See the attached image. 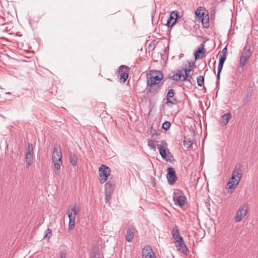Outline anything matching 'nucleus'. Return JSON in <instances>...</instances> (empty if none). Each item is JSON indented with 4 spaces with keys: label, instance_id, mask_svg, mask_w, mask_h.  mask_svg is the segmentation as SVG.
Segmentation results:
<instances>
[{
    "label": "nucleus",
    "instance_id": "obj_35",
    "mask_svg": "<svg viewBox=\"0 0 258 258\" xmlns=\"http://www.w3.org/2000/svg\"><path fill=\"white\" fill-rule=\"evenodd\" d=\"M226 59V56L220 55L219 62H221L222 63H224V62H225Z\"/></svg>",
    "mask_w": 258,
    "mask_h": 258
},
{
    "label": "nucleus",
    "instance_id": "obj_20",
    "mask_svg": "<svg viewBox=\"0 0 258 258\" xmlns=\"http://www.w3.org/2000/svg\"><path fill=\"white\" fill-rule=\"evenodd\" d=\"M231 117V114L230 113L228 112L225 113L220 117L219 122L221 125L223 126L226 125Z\"/></svg>",
    "mask_w": 258,
    "mask_h": 258
},
{
    "label": "nucleus",
    "instance_id": "obj_17",
    "mask_svg": "<svg viewBox=\"0 0 258 258\" xmlns=\"http://www.w3.org/2000/svg\"><path fill=\"white\" fill-rule=\"evenodd\" d=\"M172 235L175 242L182 241L183 238L180 235L179 230L176 225L173 227L172 230Z\"/></svg>",
    "mask_w": 258,
    "mask_h": 258
},
{
    "label": "nucleus",
    "instance_id": "obj_38",
    "mask_svg": "<svg viewBox=\"0 0 258 258\" xmlns=\"http://www.w3.org/2000/svg\"><path fill=\"white\" fill-rule=\"evenodd\" d=\"M195 64L194 62H188V68L187 69H191V70H192L194 67H195Z\"/></svg>",
    "mask_w": 258,
    "mask_h": 258
},
{
    "label": "nucleus",
    "instance_id": "obj_15",
    "mask_svg": "<svg viewBox=\"0 0 258 258\" xmlns=\"http://www.w3.org/2000/svg\"><path fill=\"white\" fill-rule=\"evenodd\" d=\"M33 156V147L31 143L28 144V147L26 149V161H32Z\"/></svg>",
    "mask_w": 258,
    "mask_h": 258
},
{
    "label": "nucleus",
    "instance_id": "obj_23",
    "mask_svg": "<svg viewBox=\"0 0 258 258\" xmlns=\"http://www.w3.org/2000/svg\"><path fill=\"white\" fill-rule=\"evenodd\" d=\"M223 65H224V63L219 62L218 67L217 75V81L216 82L217 86L218 85H219V80L220 79V74H221L222 70L223 69Z\"/></svg>",
    "mask_w": 258,
    "mask_h": 258
},
{
    "label": "nucleus",
    "instance_id": "obj_24",
    "mask_svg": "<svg viewBox=\"0 0 258 258\" xmlns=\"http://www.w3.org/2000/svg\"><path fill=\"white\" fill-rule=\"evenodd\" d=\"M183 70V76H182V81H185L188 79V76L191 69H185Z\"/></svg>",
    "mask_w": 258,
    "mask_h": 258
},
{
    "label": "nucleus",
    "instance_id": "obj_32",
    "mask_svg": "<svg viewBox=\"0 0 258 258\" xmlns=\"http://www.w3.org/2000/svg\"><path fill=\"white\" fill-rule=\"evenodd\" d=\"M208 20H209L208 18L205 19L203 17L202 19V23H203L204 27L207 28L208 27V26H209Z\"/></svg>",
    "mask_w": 258,
    "mask_h": 258
},
{
    "label": "nucleus",
    "instance_id": "obj_13",
    "mask_svg": "<svg viewBox=\"0 0 258 258\" xmlns=\"http://www.w3.org/2000/svg\"><path fill=\"white\" fill-rule=\"evenodd\" d=\"M178 12H173L171 13L169 18L167 21V26L168 27H172L176 23V19L178 18Z\"/></svg>",
    "mask_w": 258,
    "mask_h": 258
},
{
    "label": "nucleus",
    "instance_id": "obj_36",
    "mask_svg": "<svg viewBox=\"0 0 258 258\" xmlns=\"http://www.w3.org/2000/svg\"><path fill=\"white\" fill-rule=\"evenodd\" d=\"M62 162H55L54 164V168L56 170H59L60 168V166Z\"/></svg>",
    "mask_w": 258,
    "mask_h": 258
},
{
    "label": "nucleus",
    "instance_id": "obj_18",
    "mask_svg": "<svg viewBox=\"0 0 258 258\" xmlns=\"http://www.w3.org/2000/svg\"><path fill=\"white\" fill-rule=\"evenodd\" d=\"M242 166L240 163H238L236 165L233 172L232 175L234 176L237 177L240 180L242 175Z\"/></svg>",
    "mask_w": 258,
    "mask_h": 258
},
{
    "label": "nucleus",
    "instance_id": "obj_27",
    "mask_svg": "<svg viewBox=\"0 0 258 258\" xmlns=\"http://www.w3.org/2000/svg\"><path fill=\"white\" fill-rule=\"evenodd\" d=\"M70 161H78L77 156L72 152L69 153Z\"/></svg>",
    "mask_w": 258,
    "mask_h": 258
},
{
    "label": "nucleus",
    "instance_id": "obj_9",
    "mask_svg": "<svg viewBox=\"0 0 258 258\" xmlns=\"http://www.w3.org/2000/svg\"><path fill=\"white\" fill-rule=\"evenodd\" d=\"M52 161H62V154L59 145L55 144L52 155Z\"/></svg>",
    "mask_w": 258,
    "mask_h": 258
},
{
    "label": "nucleus",
    "instance_id": "obj_46",
    "mask_svg": "<svg viewBox=\"0 0 258 258\" xmlns=\"http://www.w3.org/2000/svg\"><path fill=\"white\" fill-rule=\"evenodd\" d=\"M6 94H10V92H7L6 93Z\"/></svg>",
    "mask_w": 258,
    "mask_h": 258
},
{
    "label": "nucleus",
    "instance_id": "obj_30",
    "mask_svg": "<svg viewBox=\"0 0 258 258\" xmlns=\"http://www.w3.org/2000/svg\"><path fill=\"white\" fill-rule=\"evenodd\" d=\"M148 146L150 147L151 149L154 150L156 149V144L155 142L152 140H149L148 141Z\"/></svg>",
    "mask_w": 258,
    "mask_h": 258
},
{
    "label": "nucleus",
    "instance_id": "obj_25",
    "mask_svg": "<svg viewBox=\"0 0 258 258\" xmlns=\"http://www.w3.org/2000/svg\"><path fill=\"white\" fill-rule=\"evenodd\" d=\"M251 55L250 48L246 49V46L244 47V49L242 52L241 56H245L246 57L249 58Z\"/></svg>",
    "mask_w": 258,
    "mask_h": 258
},
{
    "label": "nucleus",
    "instance_id": "obj_42",
    "mask_svg": "<svg viewBox=\"0 0 258 258\" xmlns=\"http://www.w3.org/2000/svg\"><path fill=\"white\" fill-rule=\"evenodd\" d=\"M91 258H96L95 251H93L91 255Z\"/></svg>",
    "mask_w": 258,
    "mask_h": 258
},
{
    "label": "nucleus",
    "instance_id": "obj_34",
    "mask_svg": "<svg viewBox=\"0 0 258 258\" xmlns=\"http://www.w3.org/2000/svg\"><path fill=\"white\" fill-rule=\"evenodd\" d=\"M51 235V230L49 229H47L46 230V234L45 235V237L50 238Z\"/></svg>",
    "mask_w": 258,
    "mask_h": 258
},
{
    "label": "nucleus",
    "instance_id": "obj_12",
    "mask_svg": "<svg viewBox=\"0 0 258 258\" xmlns=\"http://www.w3.org/2000/svg\"><path fill=\"white\" fill-rule=\"evenodd\" d=\"M176 242L177 244L175 245V246L177 250L185 254L188 252L189 250L187 247L183 239H182V241H179Z\"/></svg>",
    "mask_w": 258,
    "mask_h": 258
},
{
    "label": "nucleus",
    "instance_id": "obj_14",
    "mask_svg": "<svg viewBox=\"0 0 258 258\" xmlns=\"http://www.w3.org/2000/svg\"><path fill=\"white\" fill-rule=\"evenodd\" d=\"M205 52L206 50L204 48V44H201L198 48L197 50H196L194 53L195 60H196L199 58H203Z\"/></svg>",
    "mask_w": 258,
    "mask_h": 258
},
{
    "label": "nucleus",
    "instance_id": "obj_3",
    "mask_svg": "<svg viewBox=\"0 0 258 258\" xmlns=\"http://www.w3.org/2000/svg\"><path fill=\"white\" fill-rule=\"evenodd\" d=\"M100 181L101 183L105 182L108 177L110 175L111 170L110 168L105 165L102 164L101 166L99 167Z\"/></svg>",
    "mask_w": 258,
    "mask_h": 258
},
{
    "label": "nucleus",
    "instance_id": "obj_11",
    "mask_svg": "<svg viewBox=\"0 0 258 258\" xmlns=\"http://www.w3.org/2000/svg\"><path fill=\"white\" fill-rule=\"evenodd\" d=\"M142 258H156V255L150 246L146 245L142 249Z\"/></svg>",
    "mask_w": 258,
    "mask_h": 258
},
{
    "label": "nucleus",
    "instance_id": "obj_41",
    "mask_svg": "<svg viewBox=\"0 0 258 258\" xmlns=\"http://www.w3.org/2000/svg\"><path fill=\"white\" fill-rule=\"evenodd\" d=\"M186 141H184V145H186L187 147H189L191 146L192 143L190 141H189L188 142H187V144L186 143Z\"/></svg>",
    "mask_w": 258,
    "mask_h": 258
},
{
    "label": "nucleus",
    "instance_id": "obj_7",
    "mask_svg": "<svg viewBox=\"0 0 258 258\" xmlns=\"http://www.w3.org/2000/svg\"><path fill=\"white\" fill-rule=\"evenodd\" d=\"M186 200L185 196L180 190L177 189L174 192L173 200L179 206L184 205Z\"/></svg>",
    "mask_w": 258,
    "mask_h": 258
},
{
    "label": "nucleus",
    "instance_id": "obj_10",
    "mask_svg": "<svg viewBox=\"0 0 258 258\" xmlns=\"http://www.w3.org/2000/svg\"><path fill=\"white\" fill-rule=\"evenodd\" d=\"M130 68L123 65L119 67V73L120 74V81L122 83H125L128 77Z\"/></svg>",
    "mask_w": 258,
    "mask_h": 258
},
{
    "label": "nucleus",
    "instance_id": "obj_8",
    "mask_svg": "<svg viewBox=\"0 0 258 258\" xmlns=\"http://www.w3.org/2000/svg\"><path fill=\"white\" fill-rule=\"evenodd\" d=\"M166 178L169 184H174L177 180V177L176 175L175 169L171 167H168L167 169Z\"/></svg>",
    "mask_w": 258,
    "mask_h": 258
},
{
    "label": "nucleus",
    "instance_id": "obj_4",
    "mask_svg": "<svg viewBox=\"0 0 258 258\" xmlns=\"http://www.w3.org/2000/svg\"><path fill=\"white\" fill-rule=\"evenodd\" d=\"M78 213L77 211L75 206L72 207L71 210L67 211V214L69 218V224L68 229L69 230H72L75 227L76 216Z\"/></svg>",
    "mask_w": 258,
    "mask_h": 258
},
{
    "label": "nucleus",
    "instance_id": "obj_16",
    "mask_svg": "<svg viewBox=\"0 0 258 258\" xmlns=\"http://www.w3.org/2000/svg\"><path fill=\"white\" fill-rule=\"evenodd\" d=\"M239 181L240 180L239 178L232 175L227 183V188L229 189L235 188L239 183Z\"/></svg>",
    "mask_w": 258,
    "mask_h": 258
},
{
    "label": "nucleus",
    "instance_id": "obj_28",
    "mask_svg": "<svg viewBox=\"0 0 258 258\" xmlns=\"http://www.w3.org/2000/svg\"><path fill=\"white\" fill-rule=\"evenodd\" d=\"M249 58L246 57L245 56H241L240 58L239 63L241 67H244Z\"/></svg>",
    "mask_w": 258,
    "mask_h": 258
},
{
    "label": "nucleus",
    "instance_id": "obj_26",
    "mask_svg": "<svg viewBox=\"0 0 258 258\" xmlns=\"http://www.w3.org/2000/svg\"><path fill=\"white\" fill-rule=\"evenodd\" d=\"M197 84L199 86H203L204 84V77L200 75L197 78Z\"/></svg>",
    "mask_w": 258,
    "mask_h": 258
},
{
    "label": "nucleus",
    "instance_id": "obj_43",
    "mask_svg": "<svg viewBox=\"0 0 258 258\" xmlns=\"http://www.w3.org/2000/svg\"><path fill=\"white\" fill-rule=\"evenodd\" d=\"M31 165V162H28L26 164V167L29 168Z\"/></svg>",
    "mask_w": 258,
    "mask_h": 258
},
{
    "label": "nucleus",
    "instance_id": "obj_33",
    "mask_svg": "<svg viewBox=\"0 0 258 258\" xmlns=\"http://www.w3.org/2000/svg\"><path fill=\"white\" fill-rule=\"evenodd\" d=\"M156 42L153 41L151 42L148 45V48L151 49H154L156 47Z\"/></svg>",
    "mask_w": 258,
    "mask_h": 258
},
{
    "label": "nucleus",
    "instance_id": "obj_37",
    "mask_svg": "<svg viewBox=\"0 0 258 258\" xmlns=\"http://www.w3.org/2000/svg\"><path fill=\"white\" fill-rule=\"evenodd\" d=\"M195 14L197 16H199L200 18H201L202 16L204 17V13H201V11H199L198 10H197L196 11Z\"/></svg>",
    "mask_w": 258,
    "mask_h": 258
},
{
    "label": "nucleus",
    "instance_id": "obj_44",
    "mask_svg": "<svg viewBox=\"0 0 258 258\" xmlns=\"http://www.w3.org/2000/svg\"><path fill=\"white\" fill-rule=\"evenodd\" d=\"M191 79H192V77H191V76L189 75V76H188V79H187L186 81H189V82H190V80H191Z\"/></svg>",
    "mask_w": 258,
    "mask_h": 258
},
{
    "label": "nucleus",
    "instance_id": "obj_31",
    "mask_svg": "<svg viewBox=\"0 0 258 258\" xmlns=\"http://www.w3.org/2000/svg\"><path fill=\"white\" fill-rule=\"evenodd\" d=\"M159 88L158 86L157 88L154 87V86H150V88L147 90V93H155L157 92V90Z\"/></svg>",
    "mask_w": 258,
    "mask_h": 258
},
{
    "label": "nucleus",
    "instance_id": "obj_2",
    "mask_svg": "<svg viewBox=\"0 0 258 258\" xmlns=\"http://www.w3.org/2000/svg\"><path fill=\"white\" fill-rule=\"evenodd\" d=\"M115 187V181L110 180L105 184V202L108 203L111 199L112 195L114 191Z\"/></svg>",
    "mask_w": 258,
    "mask_h": 258
},
{
    "label": "nucleus",
    "instance_id": "obj_19",
    "mask_svg": "<svg viewBox=\"0 0 258 258\" xmlns=\"http://www.w3.org/2000/svg\"><path fill=\"white\" fill-rule=\"evenodd\" d=\"M136 229L133 226H130L126 231L125 239L128 242H131L134 237Z\"/></svg>",
    "mask_w": 258,
    "mask_h": 258
},
{
    "label": "nucleus",
    "instance_id": "obj_39",
    "mask_svg": "<svg viewBox=\"0 0 258 258\" xmlns=\"http://www.w3.org/2000/svg\"><path fill=\"white\" fill-rule=\"evenodd\" d=\"M227 47H224L222 51V54L221 55H225L226 56V53H227Z\"/></svg>",
    "mask_w": 258,
    "mask_h": 258
},
{
    "label": "nucleus",
    "instance_id": "obj_22",
    "mask_svg": "<svg viewBox=\"0 0 258 258\" xmlns=\"http://www.w3.org/2000/svg\"><path fill=\"white\" fill-rule=\"evenodd\" d=\"M159 150L161 156L164 159L166 160V161H171L170 158H169L168 159L166 158V150L164 147H163L162 146H160V147H159Z\"/></svg>",
    "mask_w": 258,
    "mask_h": 258
},
{
    "label": "nucleus",
    "instance_id": "obj_6",
    "mask_svg": "<svg viewBox=\"0 0 258 258\" xmlns=\"http://www.w3.org/2000/svg\"><path fill=\"white\" fill-rule=\"evenodd\" d=\"M248 212V206L247 204H244L241 206L236 212V215L235 217V221L236 222L242 221Z\"/></svg>",
    "mask_w": 258,
    "mask_h": 258
},
{
    "label": "nucleus",
    "instance_id": "obj_5",
    "mask_svg": "<svg viewBox=\"0 0 258 258\" xmlns=\"http://www.w3.org/2000/svg\"><path fill=\"white\" fill-rule=\"evenodd\" d=\"M174 90L172 89H169L166 96V104L167 105L171 107L173 105H177L179 101L177 99L174 97Z\"/></svg>",
    "mask_w": 258,
    "mask_h": 258
},
{
    "label": "nucleus",
    "instance_id": "obj_21",
    "mask_svg": "<svg viewBox=\"0 0 258 258\" xmlns=\"http://www.w3.org/2000/svg\"><path fill=\"white\" fill-rule=\"evenodd\" d=\"M183 76V70H179L177 71V73L173 76L169 77V78L174 81H182V76Z\"/></svg>",
    "mask_w": 258,
    "mask_h": 258
},
{
    "label": "nucleus",
    "instance_id": "obj_1",
    "mask_svg": "<svg viewBox=\"0 0 258 258\" xmlns=\"http://www.w3.org/2000/svg\"><path fill=\"white\" fill-rule=\"evenodd\" d=\"M147 78V84L149 86L158 85L163 78V75L161 72L154 71Z\"/></svg>",
    "mask_w": 258,
    "mask_h": 258
},
{
    "label": "nucleus",
    "instance_id": "obj_45",
    "mask_svg": "<svg viewBox=\"0 0 258 258\" xmlns=\"http://www.w3.org/2000/svg\"><path fill=\"white\" fill-rule=\"evenodd\" d=\"M77 162H72L73 166H75Z\"/></svg>",
    "mask_w": 258,
    "mask_h": 258
},
{
    "label": "nucleus",
    "instance_id": "obj_29",
    "mask_svg": "<svg viewBox=\"0 0 258 258\" xmlns=\"http://www.w3.org/2000/svg\"><path fill=\"white\" fill-rule=\"evenodd\" d=\"M170 125H171V124L169 121H165L162 124V127L164 130L167 131L169 129Z\"/></svg>",
    "mask_w": 258,
    "mask_h": 258
},
{
    "label": "nucleus",
    "instance_id": "obj_40",
    "mask_svg": "<svg viewBox=\"0 0 258 258\" xmlns=\"http://www.w3.org/2000/svg\"><path fill=\"white\" fill-rule=\"evenodd\" d=\"M60 258H66V252L64 251H61L60 253Z\"/></svg>",
    "mask_w": 258,
    "mask_h": 258
}]
</instances>
